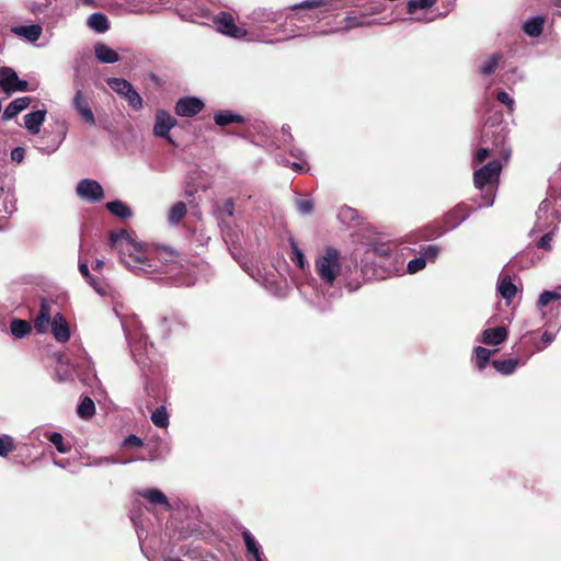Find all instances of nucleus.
I'll use <instances>...</instances> for the list:
<instances>
[{
	"label": "nucleus",
	"mask_w": 561,
	"mask_h": 561,
	"mask_svg": "<svg viewBox=\"0 0 561 561\" xmlns=\"http://www.w3.org/2000/svg\"><path fill=\"white\" fill-rule=\"evenodd\" d=\"M111 245L118 251L119 261L137 276L168 273V263H175L178 254L162 249L151 252L131 238L126 230L111 233Z\"/></svg>",
	"instance_id": "f257e3e1"
},
{
	"label": "nucleus",
	"mask_w": 561,
	"mask_h": 561,
	"mask_svg": "<svg viewBox=\"0 0 561 561\" xmlns=\"http://www.w3.org/2000/svg\"><path fill=\"white\" fill-rule=\"evenodd\" d=\"M314 271L321 283L328 287H334L337 283L350 291H355L362 286V273L357 262H342L340 251L332 247H327L318 254Z\"/></svg>",
	"instance_id": "f03ea898"
},
{
	"label": "nucleus",
	"mask_w": 561,
	"mask_h": 561,
	"mask_svg": "<svg viewBox=\"0 0 561 561\" xmlns=\"http://www.w3.org/2000/svg\"><path fill=\"white\" fill-rule=\"evenodd\" d=\"M508 136L507 125L499 118H490L482 128L481 147L476 152L473 162H483L488 157L503 158L507 161L511 149L505 146Z\"/></svg>",
	"instance_id": "7ed1b4c3"
},
{
	"label": "nucleus",
	"mask_w": 561,
	"mask_h": 561,
	"mask_svg": "<svg viewBox=\"0 0 561 561\" xmlns=\"http://www.w3.org/2000/svg\"><path fill=\"white\" fill-rule=\"evenodd\" d=\"M130 352L144 374L152 371V364L157 362L154 345L148 341L144 328L136 321L122 322Z\"/></svg>",
	"instance_id": "20e7f679"
},
{
	"label": "nucleus",
	"mask_w": 561,
	"mask_h": 561,
	"mask_svg": "<svg viewBox=\"0 0 561 561\" xmlns=\"http://www.w3.org/2000/svg\"><path fill=\"white\" fill-rule=\"evenodd\" d=\"M340 8L337 0H304L289 7L293 14L286 16L287 21L309 22L320 21L325 13Z\"/></svg>",
	"instance_id": "39448f33"
},
{
	"label": "nucleus",
	"mask_w": 561,
	"mask_h": 561,
	"mask_svg": "<svg viewBox=\"0 0 561 561\" xmlns=\"http://www.w3.org/2000/svg\"><path fill=\"white\" fill-rule=\"evenodd\" d=\"M502 164L497 159H493L483 167L477 169L473 173V183L478 190H482L486 184L497 182Z\"/></svg>",
	"instance_id": "423d86ee"
},
{
	"label": "nucleus",
	"mask_w": 561,
	"mask_h": 561,
	"mask_svg": "<svg viewBox=\"0 0 561 561\" xmlns=\"http://www.w3.org/2000/svg\"><path fill=\"white\" fill-rule=\"evenodd\" d=\"M213 23L219 33L232 38L240 39L247 35V30L236 25L232 15L228 12H219L213 18Z\"/></svg>",
	"instance_id": "0eeeda50"
},
{
	"label": "nucleus",
	"mask_w": 561,
	"mask_h": 561,
	"mask_svg": "<svg viewBox=\"0 0 561 561\" xmlns=\"http://www.w3.org/2000/svg\"><path fill=\"white\" fill-rule=\"evenodd\" d=\"M78 196L88 203H98L104 198V191L101 184L91 179H83L77 184Z\"/></svg>",
	"instance_id": "6e6552de"
},
{
	"label": "nucleus",
	"mask_w": 561,
	"mask_h": 561,
	"mask_svg": "<svg viewBox=\"0 0 561 561\" xmlns=\"http://www.w3.org/2000/svg\"><path fill=\"white\" fill-rule=\"evenodd\" d=\"M536 216L535 229L537 231H545L551 228L553 220L557 224L561 221V213L559 210H551V202L549 199H543L540 203Z\"/></svg>",
	"instance_id": "1a4fd4ad"
},
{
	"label": "nucleus",
	"mask_w": 561,
	"mask_h": 561,
	"mask_svg": "<svg viewBox=\"0 0 561 561\" xmlns=\"http://www.w3.org/2000/svg\"><path fill=\"white\" fill-rule=\"evenodd\" d=\"M72 107L89 126H95L96 121L90 106L88 95L78 89L72 99Z\"/></svg>",
	"instance_id": "9d476101"
},
{
	"label": "nucleus",
	"mask_w": 561,
	"mask_h": 561,
	"mask_svg": "<svg viewBox=\"0 0 561 561\" xmlns=\"http://www.w3.org/2000/svg\"><path fill=\"white\" fill-rule=\"evenodd\" d=\"M176 125V119L169 112L158 110L156 112V122L153 126V134L158 137L167 139L173 144L170 137V130Z\"/></svg>",
	"instance_id": "9b49d317"
},
{
	"label": "nucleus",
	"mask_w": 561,
	"mask_h": 561,
	"mask_svg": "<svg viewBox=\"0 0 561 561\" xmlns=\"http://www.w3.org/2000/svg\"><path fill=\"white\" fill-rule=\"evenodd\" d=\"M472 211L473 209L465 203L456 205L445 215L444 222L446 228L448 230L457 228L461 222L469 218Z\"/></svg>",
	"instance_id": "f8f14e48"
},
{
	"label": "nucleus",
	"mask_w": 561,
	"mask_h": 561,
	"mask_svg": "<svg viewBox=\"0 0 561 561\" xmlns=\"http://www.w3.org/2000/svg\"><path fill=\"white\" fill-rule=\"evenodd\" d=\"M204 107L201 99L195 96H186L180 99L175 104V113L182 117H193L198 114Z\"/></svg>",
	"instance_id": "ddd939ff"
},
{
	"label": "nucleus",
	"mask_w": 561,
	"mask_h": 561,
	"mask_svg": "<svg viewBox=\"0 0 561 561\" xmlns=\"http://www.w3.org/2000/svg\"><path fill=\"white\" fill-rule=\"evenodd\" d=\"M51 318V305L47 299H42L39 311L34 319V329L37 333L43 334L48 330Z\"/></svg>",
	"instance_id": "4468645a"
},
{
	"label": "nucleus",
	"mask_w": 561,
	"mask_h": 561,
	"mask_svg": "<svg viewBox=\"0 0 561 561\" xmlns=\"http://www.w3.org/2000/svg\"><path fill=\"white\" fill-rule=\"evenodd\" d=\"M50 325L51 334L57 342L66 343L69 341L70 328L62 314L57 313L56 316H54Z\"/></svg>",
	"instance_id": "2eb2a0df"
},
{
	"label": "nucleus",
	"mask_w": 561,
	"mask_h": 561,
	"mask_svg": "<svg viewBox=\"0 0 561 561\" xmlns=\"http://www.w3.org/2000/svg\"><path fill=\"white\" fill-rule=\"evenodd\" d=\"M32 436L33 438H39V436H43L51 443L60 454H67L71 449L70 445L65 443L62 435L58 432L36 430L32 432Z\"/></svg>",
	"instance_id": "dca6fc26"
},
{
	"label": "nucleus",
	"mask_w": 561,
	"mask_h": 561,
	"mask_svg": "<svg viewBox=\"0 0 561 561\" xmlns=\"http://www.w3.org/2000/svg\"><path fill=\"white\" fill-rule=\"evenodd\" d=\"M241 535L245 545L248 560L264 561L261 545L255 540L253 535L248 529H244Z\"/></svg>",
	"instance_id": "f3484780"
},
{
	"label": "nucleus",
	"mask_w": 561,
	"mask_h": 561,
	"mask_svg": "<svg viewBox=\"0 0 561 561\" xmlns=\"http://www.w3.org/2000/svg\"><path fill=\"white\" fill-rule=\"evenodd\" d=\"M282 18L280 11L266 8H259L252 11L249 19L255 24L274 23Z\"/></svg>",
	"instance_id": "a211bd4d"
},
{
	"label": "nucleus",
	"mask_w": 561,
	"mask_h": 561,
	"mask_svg": "<svg viewBox=\"0 0 561 561\" xmlns=\"http://www.w3.org/2000/svg\"><path fill=\"white\" fill-rule=\"evenodd\" d=\"M46 117V110H37L28 113L24 116L25 128L33 135H36L41 130Z\"/></svg>",
	"instance_id": "6ab92c4d"
},
{
	"label": "nucleus",
	"mask_w": 561,
	"mask_h": 561,
	"mask_svg": "<svg viewBox=\"0 0 561 561\" xmlns=\"http://www.w3.org/2000/svg\"><path fill=\"white\" fill-rule=\"evenodd\" d=\"M141 497L146 499L148 502L154 505H160L165 510H170L171 505L169 503L168 497L165 494L156 488H149L146 490H142L138 493Z\"/></svg>",
	"instance_id": "aec40b11"
},
{
	"label": "nucleus",
	"mask_w": 561,
	"mask_h": 561,
	"mask_svg": "<svg viewBox=\"0 0 561 561\" xmlns=\"http://www.w3.org/2000/svg\"><path fill=\"white\" fill-rule=\"evenodd\" d=\"M482 341L486 345L497 346L502 344L507 337V330L504 327H496L486 329L482 333Z\"/></svg>",
	"instance_id": "412c9836"
},
{
	"label": "nucleus",
	"mask_w": 561,
	"mask_h": 561,
	"mask_svg": "<svg viewBox=\"0 0 561 561\" xmlns=\"http://www.w3.org/2000/svg\"><path fill=\"white\" fill-rule=\"evenodd\" d=\"M497 291L501 297L510 301L517 293V287L513 284L508 274L501 273L497 282Z\"/></svg>",
	"instance_id": "4be33fe9"
},
{
	"label": "nucleus",
	"mask_w": 561,
	"mask_h": 561,
	"mask_svg": "<svg viewBox=\"0 0 561 561\" xmlns=\"http://www.w3.org/2000/svg\"><path fill=\"white\" fill-rule=\"evenodd\" d=\"M31 103V98L23 96L18 98L9 103V105L5 107L3 112V119L9 121L14 118L18 114H20L22 111H24Z\"/></svg>",
	"instance_id": "5701e85b"
},
{
	"label": "nucleus",
	"mask_w": 561,
	"mask_h": 561,
	"mask_svg": "<svg viewBox=\"0 0 561 561\" xmlns=\"http://www.w3.org/2000/svg\"><path fill=\"white\" fill-rule=\"evenodd\" d=\"M12 32L18 36L24 37L34 43L42 35L43 28L39 24L19 25L12 27Z\"/></svg>",
	"instance_id": "b1692460"
},
{
	"label": "nucleus",
	"mask_w": 561,
	"mask_h": 561,
	"mask_svg": "<svg viewBox=\"0 0 561 561\" xmlns=\"http://www.w3.org/2000/svg\"><path fill=\"white\" fill-rule=\"evenodd\" d=\"M94 54L96 59L102 64H115L119 60L118 54L103 43L95 44Z\"/></svg>",
	"instance_id": "393cba45"
},
{
	"label": "nucleus",
	"mask_w": 561,
	"mask_h": 561,
	"mask_svg": "<svg viewBox=\"0 0 561 561\" xmlns=\"http://www.w3.org/2000/svg\"><path fill=\"white\" fill-rule=\"evenodd\" d=\"M87 25L94 32L102 34L110 28V21L104 13L95 12L88 18Z\"/></svg>",
	"instance_id": "a878e982"
},
{
	"label": "nucleus",
	"mask_w": 561,
	"mask_h": 561,
	"mask_svg": "<svg viewBox=\"0 0 561 561\" xmlns=\"http://www.w3.org/2000/svg\"><path fill=\"white\" fill-rule=\"evenodd\" d=\"M545 25V18L537 15L526 20L523 24V31L530 37L541 35Z\"/></svg>",
	"instance_id": "bb28decb"
},
{
	"label": "nucleus",
	"mask_w": 561,
	"mask_h": 561,
	"mask_svg": "<svg viewBox=\"0 0 561 561\" xmlns=\"http://www.w3.org/2000/svg\"><path fill=\"white\" fill-rule=\"evenodd\" d=\"M18 81L16 72L8 67L0 68V87L5 92H12L13 85Z\"/></svg>",
	"instance_id": "cd10ccee"
},
{
	"label": "nucleus",
	"mask_w": 561,
	"mask_h": 561,
	"mask_svg": "<svg viewBox=\"0 0 561 561\" xmlns=\"http://www.w3.org/2000/svg\"><path fill=\"white\" fill-rule=\"evenodd\" d=\"M214 121L218 126H226L232 123H243L244 118L232 111L224 110L215 114Z\"/></svg>",
	"instance_id": "c85d7f7f"
},
{
	"label": "nucleus",
	"mask_w": 561,
	"mask_h": 561,
	"mask_svg": "<svg viewBox=\"0 0 561 561\" xmlns=\"http://www.w3.org/2000/svg\"><path fill=\"white\" fill-rule=\"evenodd\" d=\"M191 8H187V11L192 13V18H184V20H188L192 22H197V18H203L208 15L207 1L206 0H190L188 2Z\"/></svg>",
	"instance_id": "c756f323"
},
{
	"label": "nucleus",
	"mask_w": 561,
	"mask_h": 561,
	"mask_svg": "<svg viewBox=\"0 0 561 561\" xmlns=\"http://www.w3.org/2000/svg\"><path fill=\"white\" fill-rule=\"evenodd\" d=\"M501 60H502V55L500 53H494V54L490 55L479 66L480 73H482L483 76H491L492 73H494V71L499 67V64Z\"/></svg>",
	"instance_id": "7c9ffc66"
},
{
	"label": "nucleus",
	"mask_w": 561,
	"mask_h": 561,
	"mask_svg": "<svg viewBox=\"0 0 561 561\" xmlns=\"http://www.w3.org/2000/svg\"><path fill=\"white\" fill-rule=\"evenodd\" d=\"M187 207L184 202L175 203L169 210L168 221L171 226H176L186 215Z\"/></svg>",
	"instance_id": "2f4dec72"
},
{
	"label": "nucleus",
	"mask_w": 561,
	"mask_h": 561,
	"mask_svg": "<svg viewBox=\"0 0 561 561\" xmlns=\"http://www.w3.org/2000/svg\"><path fill=\"white\" fill-rule=\"evenodd\" d=\"M31 324L26 320L13 319L10 323L11 334L16 339H23L31 333Z\"/></svg>",
	"instance_id": "473e14b6"
},
{
	"label": "nucleus",
	"mask_w": 561,
	"mask_h": 561,
	"mask_svg": "<svg viewBox=\"0 0 561 561\" xmlns=\"http://www.w3.org/2000/svg\"><path fill=\"white\" fill-rule=\"evenodd\" d=\"M106 208L111 214L122 219H126L131 216V210L129 207L119 199L108 202L106 204Z\"/></svg>",
	"instance_id": "72a5a7b5"
},
{
	"label": "nucleus",
	"mask_w": 561,
	"mask_h": 561,
	"mask_svg": "<svg viewBox=\"0 0 561 561\" xmlns=\"http://www.w3.org/2000/svg\"><path fill=\"white\" fill-rule=\"evenodd\" d=\"M106 83L122 98H124L130 91V89H133L131 83L123 78H108Z\"/></svg>",
	"instance_id": "f704fd0d"
},
{
	"label": "nucleus",
	"mask_w": 561,
	"mask_h": 561,
	"mask_svg": "<svg viewBox=\"0 0 561 561\" xmlns=\"http://www.w3.org/2000/svg\"><path fill=\"white\" fill-rule=\"evenodd\" d=\"M221 232L225 241L227 243H231L232 245L239 244L241 241L242 233L237 228H232L227 225L225 221L220 224Z\"/></svg>",
	"instance_id": "c9c22d12"
},
{
	"label": "nucleus",
	"mask_w": 561,
	"mask_h": 561,
	"mask_svg": "<svg viewBox=\"0 0 561 561\" xmlns=\"http://www.w3.org/2000/svg\"><path fill=\"white\" fill-rule=\"evenodd\" d=\"M151 422L160 428H167L169 426V413L164 405L158 407L150 416Z\"/></svg>",
	"instance_id": "e433bc0d"
},
{
	"label": "nucleus",
	"mask_w": 561,
	"mask_h": 561,
	"mask_svg": "<svg viewBox=\"0 0 561 561\" xmlns=\"http://www.w3.org/2000/svg\"><path fill=\"white\" fill-rule=\"evenodd\" d=\"M371 252L380 259V263L382 261L390 260L392 256L397 255L396 248L392 244H376L371 248Z\"/></svg>",
	"instance_id": "4c0bfd02"
},
{
	"label": "nucleus",
	"mask_w": 561,
	"mask_h": 561,
	"mask_svg": "<svg viewBox=\"0 0 561 561\" xmlns=\"http://www.w3.org/2000/svg\"><path fill=\"white\" fill-rule=\"evenodd\" d=\"M77 413L81 419L88 420L95 413V404L89 397H84L77 408Z\"/></svg>",
	"instance_id": "58836bf2"
},
{
	"label": "nucleus",
	"mask_w": 561,
	"mask_h": 561,
	"mask_svg": "<svg viewBox=\"0 0 561 561\" xmlns=\"http://www.w3.org/2000/svg\"><path fill=\"white\" fill-rule=\"evenodd\" d=\"M289 245H290V250H291V253H290L291 262L295 263L299 268L305 270V267L307 266V261H306L304 252L299 249L295 239H293V238L289 239Z\"/></svg>",
	"instance_id": "ea45409f"
},
{
	"label": "nucleus",
	"mask_w": 561,
	"mask_h": 561,
	"mask_svg": "<svg viewBox=\"0 0 561 561\" xmlns=\"http://www.w3.org/2000/svg\"><path fill=\"white\" fill-rule=\"evenodd\" d=\"M517 366L518 360L514 358L493 362V367L503 375L513 374L516 370Z\"/></svg>",
	"instance_id": "a19ab883"
},
{
	"label": "nucleus",
	"mask_w": 561,
	"mask_h": 561,
	"mask_svg": "<svg viewBox=\"0 0 561 561\" xmlns=\"http://www.w3.org/2000/svg\"><path fill=\"white\" fill-rule=\"evenodd\" d=\"M369 22L367 20L366 14L360 15H348L345 18V26L343 27L344 31H348L351 28L360 27L368 25Z\"/></svg>",
	"instance_id": "79ce46f5"
},
{
	"label": "nucleus",
	"mask_w": 561,
	"mask_h": 561,
	"mask_svg": "<svg viewBox=\"0 0 561 561\" xmlns=\"http://www.w3.org/2000/svg\"><path fill=\"white\" fill-rule=\"evenodd\" d=\"M561 299V293L559 290H543L538 298L537 306L539 308L546 307L548 304L554 300Z\"/></svg>",
	"instance_id": "37998d69"
},
{
	"label": "nucleus",
	"mask_w": 561,
	"mask_h": 561,
	"mask_svg": "<svg viewBox=\"0 0 561 561\" xmlns=\"http://www.w3.org/2000/svg\"><path fill=\"white\" fill-rule=\"evenodd\" d=\"M474 355H476L477 366L481 370L489 363L490 356H491V351L485 347L478 346L474 350Z\"/></svg>",
	"instance_id": "c03bdc74"
},
{
	"label": "nucleus",
	"mask_w": 561,
	"mask_h": 561,
	"mask_svg": "<svg viewBox=\"0 0 561 561\" xmlns=\"http://www.w3.org/2000/svg\"><path fill=\"white\" fill-rule=\"evenodd\" d=\"M436 0H409L407 4V11L410 14H415L417 9H428L431 8Z\"/></svg>",
	"instance_id": "a18cd8bd"
},
{
	"label": "nucleus",
	"mask_w": 561,
	"mask_h": 561,
	"mask_svg": "<svg viewBox=\"0 0 561 561\" xmlns=\"http://www.w3.org/2000/svg\"><path fill=\"white\" fill-rule=\"evenodd\" d=\"M124 99L127 101L128 105L130 107H133L134 110L138 111L140 108H142V104H144V101H142V98L140 96V94L135 90V88L133 87V89H130V91L124 96Z\"/></svg>",
	"instance_id": "49530a36"
},
{
	"label": "nucleus",
	"mask_w": 561,
	"mask_h": 561,
	"mask_svg": "<svg viewBox=\"0 0 561 561\" xmlns=\"http://www.w3.org/2000/svg\"><path fill=\"white\" fill-rule=\"evenodd\" d=\"M14 449V440L10 435L0 436V457H7Z\"/></svg>",
	"instance_id": "de8ad7c7"
},
{
	"label": "nucleus",
	"mask_w": 561,
	"mask_h": 561,
	"mask_svg": "<svg viewBox=\"0 0 561 561\" xmlns=\"http://www.w3.org/2000/svg\"><path fill=\"white\" fill-rule=\"evenodd\" d=\"M65 137H66V131L61 133L58 136H55L46 147L38 148V149L44 153L50 154V153L55 152L60 147V145L65 140Z\"/></svg>",
	"instance_id": "09e8293b"
},
{
	"label": "nucleus",
	"mask_w": 561,
	"mask_h": 561,
	"mask_svg": "<svg viewBox=\"0 0 561 561\" xmlns=\"http://www.w3.org/2000/svg\"><path fill=\"white\" fill-rule=\"evenodd\" d=\"M556 229H557V224L537 241V244H536L537 248L550 251L552 248L551 242H552V238H553Z\"/></svg>",
	"instance_id": "8fccbe9b"
},
{
	"label": "nucleus",
	"mask_w": 561,
	"mask_h": 561,
	"mask_svg": "<svg viewBox=\"0 0 561 561\" xmlns=\"http://www.w3.org/2000/svg\"><path fill=\"white\" fill-rule=\"evenodd\" d=\"M426 266V261L425 259L420 254V256L411 260L409 263H408V273L410 274H415L420 271H422L424 267Z\"/></svg>",
	"instance_id": "3c124183"
},
{
	"label": "nucleus",
	"mask_w": 561,
	"mask_h": 561,
	"mask_svg": "<svg viewBox=\"0 0 561 561\" xmlns=\"http://www.w3.org/2000/svg\"><path fill=\"white\" fill-rule=\"evenodd\" d=\"M438 253L439 247L434 244L423 248L420 252V254L425 259L426 262H434Z\"/></svg>",
	"instance_id": "603ef678"
},
{
	"label": "nucleus",
	"mask_w": 561,
	"mask_h": 561,
	"mask_svg": "<svg viewBox=\"0 0 561 561\" xmlns=\"http://www.w3.org/2000/svg\"><path fill=\"white\" fill-rule=\"evenodd\" d=\"M556 339V333L545 331L541 335L540 342L535 344V347L538 352L547 348Z\"/></svg>",
	"instance_id": "864d4df0"
},
{
	"label": "nucleus",
	"mask_w": 561,
	"mask_h": 561,
	"mask_svg": "<svg viewBox=\"0 0 561 561\" xmlns=\"http://www.w3.org/2000/svg\"><path fill=\"white\" fill-rule=\"evenodd\" d=\"M298 211L301 215H309L313 210V202L309 198H300L296 202Z\"/></svg>",
	"instance_id": "5fc2aeb1"
},
{
	"label": "nucleus",
	"mask_w": 561,
	"mask_h": 561,
	"mask_svg": "<svg viewBox=\"0 0 561 561\" xmlns=\"http://www.w3.org/2000/svg\"><path fill=\"white\" fill-rule=\"evenodd\" d=\"M141 461H158L163 459V455L159 451L157 446H148V455L138 458Z\"/></svg>",
	"instance_id": "6e6d98bb"
},
{
	"label": "nucleus",
	"mask_w": 561,
	"mask_h": 561,
	"mask_svg": "<svg viewBox=\"0 0 561 561\" xmlns=\"http://www.w3.org/2000/svg\"><path fill=\"white\" fill-rule=\"evenodd\" d=\"M89 284L93 287V289L101 296H106L108 293L107 284H105L101 279L91 278Z\"/></svg>",
	"instance_id": "4d7b16f0"
},
{
	"label": "nucleus",
	"mask_w": 561,
	"mask_h": 561,
	"mask_svg": "<svg viewBox=\"0 0 561 561\" xmlns=\"http://www.w3.org/2000/svg\"><path fill=\"white\" fill-rule=\"evenodd\" d=\"M142 445V439L135 434L128 435L123 442V446L126 448H137L141 447Z\"/></svg>",
	"instance_id": "13d9d810"
},
{
	"label": "nucleus",
	"mask_w": 561,
	"mask_h": 561,
	"mask_svg": "<svg viewBox=\"0 0 561 561\" xmlns=\"http://www.w3.org/2000/svg\"><path fill=\"white\" fill-rule=\"evenodd\" d=\"M496 99L499 102L505 104L508 110L512 112L514 110V99L505 91H500L497 94H496Z\"/></svg>",
	"instance_id": "bf43d9fd"
},
{
	"label": "nucleus",
	"mask_w": 561,
	"mask_h": 561,
	"mask_svg": "<svg viewBox=\"0 0 561 561\" xmlns=\"http://www.w3.org/2000/svg\"><path fill=\"white\" fill-rule=\"evenodd\" d=\"M340 217L344 219L354 220L357 217V211L351 207H344L340 211Z\"/></svg>",
	"instance_id": "052dcab7"
},
{
	"label": "nucleus",
	"mask_w": 561,
	"mask_h": 561,
	"mask_svg": "<svg viewBox=\"0 0 561 561\" xmlns=\"http://www.w3.org/2000/svg\"><path fill=\"white\" fill-rule=\"evenodd\" d=\"M129 462H131V460L118 461V460H116L114 458H108V457L99 458V459L94 460V465H96V466H103V465H110V463H123V465H126V463H129Z\"/></svg>",
	"instance_id": "680f3d73"
},
{
	"label": "nucleus",
	"mask_w": 561,
	"mask_h": 561,
	"mask_svg": "<svg viewBox=\"0 0 561 561\" xmlns=\"http://www.w3.org/2000/svg\"><path fill=\"white\" fill-rule=\"evenodd\" d=\"M25 151L22 147H15L11 151V159L18 163L24 160Z\"/></svg>",
	"instance_id": "e2e57ef3"
},
{
	"label": "nucleus",
	"mask_w": 561,
	"mask_h": 561,
	"mask_svg": "<svg viewBox=\"0 0 561 561\" xmlns=\"http://www.w3.org/2000/svg\"><path fill=\"white\" fill-rule=\"evenodd\" d=\"M222 210L229 216L232 217L234 215V202L231 198L225 201L222 205Z\"/></svg>",
	"instance_id": "0e129e2a"
},
{
	"label": "nucleus",
	"mask_w": 561,
	"mask_h": 561,
	"mask_svg": "<svg viewBox=\"0 0 561 561\" xmlns=\"http://www.w3.org/2000/svg\"><path fill=\"white\" fill-rule=\"evenodd\" d=\"M290 167H291L296 172H305V171L307 170L308 163H307V161L304 159V160H298V161L291 162V163H290Z\"/></svg>",
	"instance_id": "69168bd1"
},
{
	"label": "nucleus",
	"mask_w": 561,
	"mask_h": 561,
	"mask_svg": "<svg viewBox=\"0 0 561 561\" xmlns=\"http://www.w3.org/2000/svg\"><path fill=\"white\" fill-rule=\"evenodd\" d=\"M494 193L493 192H488L485 195H483V203L479 205V207H490L493 205L494 203Z\"/></svg>",
	"instance_id": "338daca9"
},
{
	"label": "nucleus",
	"mask_w": 561,
	"mask_h": 561,
	"mask_svg": "<svg viewBox=\"0 0 561 561\" xmlns=\"http://www.w3.org/2000/svg\"><path fill=\"white\" fill-rule=\"evenodd\" d=\"M27 90H28V83L25 80H20L18 78L15 85H13L12 92H15V91L24 92Z\"/></svg>",
	"instance_id": "774afa93"
}]
</instances>
